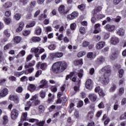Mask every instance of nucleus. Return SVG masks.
<instances>
[{
	"mask_svg": "<svg viewBox=\"0 0 126 126\" xmlns=\"http://www.w3.org/2000/svg\"><path fill=\"white\" fill-rule=\"evenodd\" d=\"M66 67H67V63L65 62H57L53 64L51 71H53L54 73H60L65 70Z\"/></svg>",
	"mask_w": 126,
	"mask_h": 126,
	"instance_id": "1",
	"label": "nucleus"
},
{
	"mask_svg": "<svg viewBox=\"0 0 126 126\" xmlns=\"http://www.w3.org/2000/svg\"><path fill=\"white\" fill-rule=\"evenodd\" d=\"M40 104H41V100H39L38 94H35L32 96L30 101L27 102L25 110L26 111H29L30 107L37 106V105H40Z\"/></svg>",
	"mask_w": 126,
	"mask_h": 126,
	"instance_id": "2",
	"label": "nucleus"
},
{
	"mask_svg": "<svg viewBox=\"0 0 126 126\" xmlns=\"http://www.w3.org/2000/svg\"><path fill=\"white\" fill-rule=\"evenodd\" d=\"M109 76L110 75L104 74V75L98 77V81L101 83L103 85H107L109 82H110V79L109 78Z\"/></svg>",
	"mask_w": 126,
	"mask_h": 126,
	"instance_id": "3",
	"label": "nucleus"
},
{
	"mask_svg": "<svg viewBox=\"0 0 126 126\" xmlns=\"http://www.w3.org/2000/svg\"><path fill=\"white\" fill-rule=\"evenodd\" d=\"M63 56V52H56L50 54V57L52 60L56 58L60 59V58H62Z\"/></svg>",
	"mask_w": 126,
	"mask_h": 126,
	"instance_id": "4",
	"label": "nucleus"
},
{
	"mask_svg": "<svg viewBox=\"0 0 126 126\" xmlns=\"http://www.w3.org/2000/svg\"><path fill=\"white\" fill-rule=\"evenodd\" d=\"M83 75V70L82 69H81L80 70V72L78 73V76L79 78L77 79L76 77H73L72 78V81H73V82H77L78 84H79V83L80 82V79L81 78V77H82Z\"/></svg>",
	"mask_w": 126,
	"mask_h": 126,
	"instance_id": "5",
	"label": "nucleus"
},
{
	"mask_svg": "<svg viewBox=\"0 0 126 126\" xmlns=\"http://www.w3.org/2000/svg\"><path fill=\"white\" fill-rule=\"evenodd\" d=\"M85 86L87 89L90 90L92 89V88H93V82L92 80L90 79H88L86 82Z\"/></svg>",
	"mask_w": 126,
	"mask_h": 126,
	"instance_id": "6",
	"label": "nucleus"
},
{
	"mask_svg": "<svg viewBox=\"0 0 126 126\" xmlns=\"http://www.w3.org/2000/svg\"><path fill=\"white\" fill-rule=\"evenodd\" d=\"M78 12L74 11L71 14L68 15L67 17L68 19H69L70 20H72L74 19V18H76V17H78Z\"/></svg>",
	"mask_w": 126,
	"mask_h": 126,
	"instance_id": "7",
	"label": "nucleus"
},
{
	"mask_svg": "<svg viewBox=\"0 0 126 126\" xmlns=\"http://www.w3.org/2000/svg\"><path fill=\"white\" fill-rule=\"evenodd\" d=\"M58 11L62 15H63L64 14H66V13H67V12L65 10V7L63 5H61L59 6Z\"/></svg>",
	"mask_w": 126,
	"mask_h": 126,
	"instance_id": "8",
	"label": "nucleus"
},
{
	"mask_svg": "<svg viewBox=\"0 0 126 126\" xmlns=\"http://www.w3.org/2000/svg\"><path fill=\"white\" fill-rule=\"evenodd\" d=\"M9 98L11 101H13L16 104H18V103H19V98L16 95H10Z\"/></svg>",
	"mask_w": 126,
	"mask_h": 126,
	"instance_id": "9",
	"label": "nucleus"
},
{
	"mask_svg": "<svg viewBox=\"0 0 126 126\" xmlns=\"http://www.w3.org/2000/svg\"><path fill=\"white\" fill-rule=\"evenodd\" d=\"M101 71L105 72V74L109 75V74L111 73V66L110 65L105 66L101 69Z\"/></svg>",
	"mask_w": 126,
	"mask_h": 126,
	"instance_id": "10",
	"label": "nucleus"
},
{
	"mask_svg": "<svg viewBox=\"0 0 126 126\" xmlns=\"http://www.w3.org/2000/svg\"><path fill=\"white\" fill-rule=\"evenodd\" d=\"M19 114L18 111L16 109H13L11 111V119L12 120H16Z\"/></svg>",
	"mask_w": 126,
	"mask_h": 126,
	"instance_id": "11",
	"label": "nucleus"
},
{
	"mask_svg": "<svg viewBox=\"0 0 126 126\" xmlns=\"http://www.w3.org/2000/svg\"><path fill=\"white\" fill-rule=\"evenodd\" d=\"M105 44L106 43L104 41H99L96 44L95 49H96V50H101V49L104 48Z\"/></svg>",
	"mask_w": 126,
	"mask_h": 126,
	"instance_id": "12",
	"label": "nucleus"
},
{
	"mask_svg": "<svg viewBox=\"0 0 126 126\" xmlns=\"http://www.w3.org/2000/svg\"><path fill=\"white\" fill-rule=\"evenodd\" d=\"M40 85L39 86V88H47L48 82L46 80H42L40 82Z\"/></svg>",
	"mask_w": 126,
	"mask_h": 126,
	"instance_id": "13",
	"label": "nucleus"
},
{
	"mask_svg": "<svg viewBox=\"0 0 126 126\" xmlns=\"http://www.w3.org/2000/svg\"><path fill=\"white\" fill-rule=\"evenodd\" d=\"M36 67H37V68H40L42 70H45V69L47 68V63H41L40 62H38L36 65Z\"/></svg>",
	"mask_w": 126,
	"mask_h": 126,
	"instance_id": "14",
	"label": "nucleus"
},
{
	"mask_svg": "<svg viewBox=\"0 0 126 126\" xmlns=\"http://www.w3.org/2000/svg\"><path fill=\"white\" fill-rule=\"evenodd\" d=\"M8 94V89L7 88H4L0 92V98L2 97H5Z\"/></svg>",
	"mask_w": 126,
	"mask_h": 126,
	"instance_id": "15",
	"label": "nucleus"
},
{
	"mask_svg": "<svg viewBox=\"0 0 126 126\" xmlns=\"http://www.w3.org/2000/svg\"><path fill=\"white\" fill-rule=\"evenodd\" d=\"M119 42L120 39L116 36H113L111 38L110 43L112 45H117V44L119 43Z\"/></svg>",
	"mask_w": 126,
	"mask_h": 126,
	"instance_id": "16",
	"label": "nucleus"
},
{
	"mask_svg": "<svg viewBox=\"0 0 126 126\" xmlns=\"http://www.w3.org/2000/svg\"><path fill=\"white\" fill-rule=\"evenodd\" d=\"M115 27L114 25L107 24L105 26V29L107 31H109V32H112L115 30Z\"/></svg>",
	"mask_w": 126,
	"mask_h": 126,
	"instance_id": "17",
	"label": "nucleus"
},
{
	"mask_svg": "<svg viewBox=\"0 0 126 126\" xmlns=\"http://www.w3.org/2000/svg\"><path fill=\"white\" fill-rule=\"evenodd\" d=\"M101 27V25L100 24H96L94 25V34H98L99 32H100V27Z\"/></svg>",
	"mask_w": 126,
	"mask_h": 126,
	"instance_id": "18",
	"label": "nucleus"
},
{
	"mask_svg": "<svg viewBox=\"0 0 126 126\" xmlns=\"http://www.w3.org/2000/svg\"><path fill=\"white\" fill-rule=\"evenodd\" d=\"M89 98L92 102H95L97 100V95L94 94H91L89 95Z\"/></svg>",
	"mask_w": 126,
	"mask_h": 126,
	"instance_id": "19",
	"label": "nucleus"
},
{
	"mask_svg": "<svg viewBox=\"0 0 126 126\" xmlns=\"http://www.w3.org/2000/svg\"><path fill=\"white\" fill-rule=\"evenodd\" d=\"M22 40V37H21L20 36H16L14 37V42L15 43V44H19V43L21 42Z\"/></svg>",
	"mask_w": 126,
	"mask_h": 126,
	"instance_id": "20",
	"label": "nucleus"
},
{
	"mask_svg": "<svg viewBox=\"0 0 126 126\" xmlns=\"http://www.w3.org/2000/svg\"><path fill=\"white\" fill-rule=\"evenodd\" d=\"M117 34L119 36L123 37L125 35V30L122 28H120L117 31Z\"/></svg>",
	"mask_w": 126,
	"mask_h": 126,
	"instance_id": "21",
	"label": "nucleus"
},
{
	"mask_svg": "<svg viewBox=\"0 0 126 126\" xmlns=\"http://www.w3.org/2000/svg\"><path fill=\"white\" fill-rule=\"evenodd\" d=\"M100 10H102V7L101 6L96 7L93 11L92 14H94V15H95V14H97V12H99Z\"/></svg>",
	"mask_w": 126,
	"mask_h": 126,
	"instance_id": "22",
	"label": "nucleus"
},
{
	"mask_svg": "<svg viewBox=\"0 0 126 126\" xmlns=\"http://www.w3.org/2000/svg\"><path fill=\"white\" fill-rule=\"evenodd\" d=\"M88 59H91V60H93L96 58V54L93 53V52H89L87 56Z\"/></svg>",
	"mask_w": 126,
	"mask_h": 126,
	"instance_id": "23",
	"label": "nucleus"
},
{
	"mask_svg": "<svg viewBox=\"0 0 126 126\" xmlns=\"http://www.w3.org/2000/svg\"><path fill=\"white\" fill-rule=\"evenodd\" d=\"M36 86H35L33 84H29L28 87V90L31 92H33V91H35L36 90Z\"/></svg>",
	"mask_w": 126,
	"mask_h": 126,
	"instance_id": "24",
	"label": "nucleus"
},
{
	"mask_svg": "<svg viewBox=\"0 0 126 126\" xmlns=\"http://www.w3.org/2000/svg\"><path fill=\"white\" fill-rule=\"evenodd\" d=\"M74 64L75 65H82L83 64V60L82 59L75 60L74 61Z\"/></svg>",
	"mask_w": 126,
	"mask_h": 126,
	"instance_id": "25",
	"label": "nucleus"
},
{
	"mask_svg": "<svg viewBox=\"0 0 126 126\" xmlns=\"http://www.w3.org/2000/svg\"><path fill=\"white\" fill-rule=\"evenodd\" d=\"M28 116V114L27 113V112L22 113L21 119V122H24V121H26Z\"/></svg>",
	"mask_w": 126,
	"mask_h": 126,
	"instance_id": "26",
	"label": "nucleus"
},
{
	"mask_svg": "<svg viewBox=\"0 0 126 126\" xmlns=\"http://www.w3.org/2000/svg\"><path fill=\"white\" fill-rule=\"evenodd\" d=\"M23 27H24V23L23 22H21L19 23V27L16 29L17 32H20L23 29Z\"/></svg>",
	"mask_w": 126,
	"mask_h": 126,
	"instance_id": "27",
	"label": "nucleus"
},
{
	"mask_svg": "<svg viewBox=\"0 0 126 126\" xmlns=\"http://www.w3.org/2000/svg\"><path fill=\"white\" fill-rule=\"evenodd\" d=\"M12 5V3L10 2H8L5 3L2 7V9H6V8H8L11 7Z\"/></svg>",
	"mask_w": 126,
	"mask_h": 126,
	"instance_id": "28",
	"label": "nucleus"
},
{
	"mask_svg": "<svg viewBox=\"0 0 126 126\" xmlns=\"http://www.w3.org/2000/svg\"><path fill=\"white\" fill-rule=\"evenodd\" d=\"M35 33L36 35H41V34L42 33V29L40 27H37L36 28L35 30Z\"/></svg>",
	"mask_w": 126,
	"mask_h": 126,
	"instance_id": "29",
	"label": "nucleus"
},
{
	"mask_svg": "<svg viewBox=\"0 0 126 126\" xmlns=\"http://www.w3.org/2000/svg\"><path fill=\"white\" fill-rule=\"evenodd\" d=\"M72 124H73V121L71 120V117H68L67 119L66 122V126H72Z\"/></svg>",
	"mask_w": 126,
	"mask_h": 126,
	"instance_id": "30",
	"label": "nucleus"
},
{
	"mask_svg": "<svg viewBox=\"0 0 126 126\" xmlns=\"http://www.w3.org/2000/svg\"><path fill=\"white\" fill-rule=\"evenodd\" d=\"M35 62L34 61H33L31 63H30L28 64H25V68L26 69H27V68H29V67H30V66H33L35 65Z\"/></svg>",
	"mask_w": 126,
	"mask_h": 126,
	"instance_id": "31",
	"label": "nucleus"
},
{
	"mask_svg": "<svg viewBox=\"0 0 126 126\" xmlns=\"http://www.w3.org/2000/svg\"><path fill=\"white\" fill-rule=\"evenodd\" d=\"M118 58V54L116 52H113L110 56V58L111 60H112V61H114V60H116Z\"/></svg>",
	"mask_w": 126,
	"mask_h": 126,
	"instance_id": "32",
	"label": "nucleus"
},
{
	"mask_svg": "<svg viewBox=\"0 0 126 126\" xmlns=\"http://www.w3.org/2000/svg\"><path fill=\"white\" fill-rule=\"evenodd\" d=\"M26 54V52H25V50H22L21 51L19 54L17 55V59H18L19 57H24L25 56V54Z\"/></svg>",
	"mask_w": 126,
	"mask_h": 126,
	"instance_id": "33",
	"label": "nucleus"
},
{
	"mask_svg": "<svg viewBox=\"0 0 126 126\" xmlns=\"http://www.w3.org/2000/svg\"><path fill=\"white\" fill-rule=\"evenodd\" d=\"M85 55H86V51H80L77 54V56L78 58H81Z\"/></svg>",
	"mask_w": 126,
	"mask_h": 126,
	"instance_id": "34",
	"label": "nucleus"
},
{
	"mask_svg": "<svg viewBox=\"0 0 126 126\" xmlns=\"http://www.w3.org/2000/svg\"><path fill=\"white\" fill-rule=\"evenodd\" d=\"M32 42H40L41 38L39 36H34L32 38Z\"/></svg>",
	"mask_w": 126,
	"mask_h": 126,
	"instance_id": "35",
	"label": "nucleus"
},
{
	"mask_svg": "<svg viewBox=\"0 0 126 126\" xmlns=\"http://www.w3.org/2000/svg\"><path fill=\"white\" fill-rule=\"evenodd\" d=\"M124 93H125V88L124 87L120 88L119 90V93H118L119 96H122V95H123V94H124Z\"/></svg>",
	"mask_w": 126,
	"mask_h": 126,
	"instance_id": "36",
	"label": "nucleus"
},
{
	"mask_svg": "<svg viewBox=\"0 0 126 126\" xmlns=\"http://www.w3.org/2000/svg\"><path fill=\"white\" fill-rule=\"evenodd\" d=\"M47 16H48V15L46 14H42L39 16V20L42 21V20H44L45 18H47Z\"/></svg>",
	"mask_w": 126,
	"mask_h": 126,
	"instance_id": "37",
	"label": "nucleus"
},
{
	"mask_svg": "<svg viewBox=\"0 0 126 126\" xmlns=\"http://www.w3.org/2000/svg\"><path fill=\"white\" fill-rule=\"evenodd\" d=\"M38 110L40 113H44L45 111V106L43 105H39L38 106Z\"/></svg>",
	"mask_w": 126,
	"mask_h": 126,
	"instance_id": "38",
	"label": "nucleus"
},
{
	"mask_svg": "<svg viewBox=\"0 0 126 126\" xmlns=\"http://www.w3.org/2000/svg\"><path fill=\"white\" fill-rule=\"evenodd\" d=\"M4 21L5 24H6L7 25H8V24H10V23H11V22H12L11 19L9 18H5L4 20Z\"/></svg>",
	"mask_w": 126,
	"mask_h": 126,
	"instance_id": "39",
	"label": "nucleus"
},
{
	"mask_svg": "<svg viewBox=\"0 0 126 126\" xmlns=\"http://www.w3.org/2000/svg\"><path fill=\"white\" fill-rule=\"evenodd\" d=\"M49 50H50L51 51H54V50H56V45L54 44H50L48 47Z\"/></svg>",
	"mask_w": 126,
	"mask_h": 126,
	"instance_id": "40",
	"label": "nucleus"
},
{
	"mask_svg": "<svg viewBox=\"0 0 126 126\" xmlns=\"http://www.w3.org/2000/svg\"><path fill=\"white\" fill-rule=\"evenodd\" d=\"M8 122V117L7 116H4L3 117V125H5L7 124Z\"/></svg>",
	"mask_w": 126,
	"mask_h": 126,
	"instance_id": "41",
	"label": "nucleus"
},
{
	"mask_svg": "<svg viewBox=\"0 0 126 126\" xmlns=\"http://www.w3.org/2000/svg\"><path fill=\"white\" fill-rule=\"evenodd\" d=\"M14 17L16 20H17L18 21L19 20H20V18H21V15L19 13H16L14 16Z\"/></svg>",
	"mask_w": 126,
	"mask_h": 126,
	"instance_id": "42",
	"label": "nucleus"
},
{
	"mask_svg": "<svg viewBox=\"0 0 126 126\" xmlns=\"http://www.w3.org/2000/svg\"><path fill=\"white\" fill-rule=\"evenodd\" d=\"M31 53H35V54H37L38 52H39V49L38 48L33 47L31 50Z\"/></svg>",
	"mask_w": 126,
	"mask_h": 126,
	"instance_id": "43",
	"label": "nucleus"
},
{
	"mask_svg": "<svg viewBox=\"0 0 126 126\" xmlns=\"http://www.w3.org/2000/svg\"><path fill=\"white\" fill-rule=\"evenodd\" d=\"M79 31L81 34H83V35H84V34H85V33L86 32L85 31V28L83 27H80Z\"/></svg>",
	"mask_w": 126,
	"mask_h": 126,
	"instance_id": "44",
	"label": "nucleus"
},
{
	"mask_svg": "<svg viewBox=\"0 0 126 126\" xmlns=\"http://www.w3.org/2000/svg\"><path fill=\"white\" fill-rule=\"evenodd\" d=\"M10 48H11V44L8 43L4 46L3 49L4 51H7V50H8Z\"/></svg>",
	"mask_w": 126,
	"mask_h": 126,
	"instance_id": "45",
	"label": "nucleus"
},
{
	"mask_svg": "<svg viewBox=\"0 0 126 126\" xmlns=\"http://www.w3.org/2000/svg\"><path fill=\"white\" fill-rule=\"evenodd\" d=\"M40 97L42 98V99H44V98L46 97V93L43 91H41L40 93Z\"/></svg>",
	"mask_w": 126,
	"mask_h": 126,
	"instance_id": "46",
	"label": "nucleus"
},
{
	"mask_svg": "<svg viewBox=\"0 0 126 126\" xmlns=\"http://www.w3.org/2000/svg\"><path fill=\"white\" fill-rule=\"evenodd\" d=\"M126 81V79L125 78H122L121 79H120L118 82L119 85H123V84H125V81Z\"/></svg>",
	"mask_w": 126,
	"mask_h": 126,
	"instance_id": "47",
	"label": "nucleus"
},
{
	"mask_svg": "<svg viewBox=\"0 0 126 126\" xmlns=\"http://www.w3.org/2000/svg\"><path fill=\"white\" fill-rule=\"evenodd\" d=\"M27 121L28 122H29V123H34V122H38L39 120L36 119L32 118V119H27Z\"/></svg>",
	"mask_w": 126,
	"mask_h": 126,
	"instance_id": "48",
	"label": "nucleus"
},
{
	"mask_svg": "<svg viewBox=\"0 0 126 126\" xmlns=\"http://www.w3.org/2000/svg\"><path fill=\"white\" fill-rule=\"evenodd\" d=\"M27 80H28V77H26V76H24L20 78V81L22 82L27 81Z\"/></svg>",
	"mask_w": 126,
	"mask_h": 126,
	"instance_id": "49",
	"label": "nucleus"
},
{
	"mask_svg": "<svg viewBox=\"0 0 126 126\" xmlns=\"http://www.w3.org/2000/svg\"><path fill=\"white\" fill-rule=\"evenodd\" d=\"M31 33L30 31H24L23 32V35L24 36H28Z\"/></svg>",
	"mask_w": 126,
	"mask_h": 126,
	"instance_id": "50",
	"label": "nucleus"
},
{
	"mask_svg": "<svg viewBox=\"0 0 126 126\" xmlns=\"http://www.w3.org/2000/svg\"><path fill=\"white\" fill-rule=\"evenodd\" d=\"M36 24V22L35 21L32 22L29 25H27L26 27L27 28H30V27H33Z\"/></svg>",
	"mask_w": 126,
	"mask_h": 126,
	"instance_id": "51",
	"label": "nucleus"
},
{
	"mask_svg": "<svg viewBox=\"0 0 126 126\" xmlns=\"http://www.w3.org/2000/svg\"><path fill=\"white\" fill-rule=\"evenodd\" d=\"M116 88H117V86H116V85L113 84L112 86L111 87L110 89V92H114V91L116 90Z\"/></svg>",
	"mask_w": 126,
	"mask_h": 126,
	"instance_id": "52",
	"label": "nucleus"
},
{
	"mask_svg": "<svg viewBox=\"0 0 126 126\" xmlns=\"http://www.w3.org/2000/svg\"><path fill=\"white\" fill-rule=\"evenodd\" d=\"M16 91L18 93H21L23 91V88L22 87H19L16 89Z\"/></svg>",
	"mask_w": 126,
	"mask_h": 126,
	"instance_id": "53",
	"label": "nucleus"
},
{
	"mask_svg": "<svg viewBox=\"0 0 126 126\" xmlns=\"http://www.w3.org/2000/svg\"><path fill=\"white\" fill-rule=\"evenodd\" d=\"M83 106V101L82 100H80L79 101L78 104H77V108H81Z\"/></svg>",
	"mask_w": 126,
	"mask_h": 126,
	"instance_id": "54",
	"label": "nucleus"
},
{
	"mask_svg": "<svg viewBox=\"0 0 126 126\" xmlns=\"http://www.w3.org/2000/svg\"><path fill=\"white\" fill-rule=\"evenodd\" d=\"M8 30H5L4 31V34L5 35V36H6V37H7L8 38H9V37H10V33L8 32Z\"/></svg>",
	"mask_w": 126,
	"mask_h": 126,
	"instance_id": "55",
	"label": "nucleus"
},
{
	"mask_svg": "<svg viewBox=\"0 0 126 126\" xmlns=\"http://www.w3.org/2000/svg\"><path fill=\"white\" fill-rule=\"evenodd\" d=\"M45 31L46 32H51L52 31L53 29H52V27L50 26H48L45 28Z\"/></svg>",
	"mask_w": 126,
	"mask_h": 126,
	"instance_id": "56",
	"label": "nucleus"
},
{
	"mask_svg": "<svg viewBox=\"0 0 126 126\" xmlns=\"http://www.w3.org/2000/svg\"><path fill=\"white\" fill-rule=\"evenodd\" d=\"M45 124V120H43L42 121H40L37 123V126H44Z\"/></svg>",
	"mask_w": 126,
	"mask_h": 126,
	"instance_id": "57",
	"label": "nucleus"
},
{
	"mask_svg": "<svg viewBox=\"0 0 126 126\" xmlns=\"http://www.w3.org/2000/svg\"><path fill=\"white\" fill-rule=\"evenodd\" d=\"M78 8L79 9H80V10H83V9L85 8V5H84V4H82L78 6Z\"/></svg>",
	"mask_w": 126,
	"mask_h": 126,
	"instance_id": "58",
	"label": "nucleus"
},
{
	"mask_svg": "<svg viewBox=\"0 0 126 126\" xmlns=\"http://www.w3.org/2000/svg\"><path fill=\"white\" fill-rule=\"evenodd\" d=\"M119 77L120 78H122L123 77V75H124V70L123 69H120L119 71Z\"/></svg>",
	"mask_w": 126,
	"mask_h": 126,
	"instance_id": "59",
	"label": "nucleus"
},
{
	"mask_svg": "<svg viewBox=\"0 0 126 126\" xmlns=\"http://www.w3.org/2000/svg\"><path fill=\"white\" fill-rule=\"evenodd\" d=\"M70 28L71 30H75V28H76V24L73 23L70 25Z\"/></svg>",
	"mask_w": 126,
	"mask_h": 126,
	"instance_id": "60",
	"label": "nucleus"
},
{
	"mask_svg": "<svg viewBox=\"0 0 126 126\" xmlns=\"http://www.w3.org/2000/svg\"><path fill=\"white\" fill-rule=\"evenodd\" d=\"M98 94L99 96H102V97H104V96H105V93H104V92H103V90L102 89L99 91Z\"/></svg>",
	"mask_w": 126,
	"mask_h": 126,
	"instance_id": "61",
	"label": "nucleus"
},
{
	"mask_svg": "<svg viewBox=\"0 0 126 126\" xmlns=\"http://www.w3.org/2000/svg\"><path fill=\"white\" fill-rule=\"evenodd\" d=\"M89 45V42L88 41H84L82 46L84 48H86Z\"/></svg>",
	"mask_w": 126,
	"mask_h": 126,
	"instance_id": "62",
	"label": "nucleus"
},
{
	"mask_svg": "<svg viewBox=\"0 0 126 126\" xmlns=\"http://www.w3.org/2000/svg\"><path fill=\"white\" fill-rule=\"evenodd\" d=\"M9 80L10 81H16V78L13 76H11L9 77Z\"/></svg>",
	"mask_w": 126,
	"mask_h": 126,
	"instance_id": "63",
	"label": "nucleus"
},
{
	"mask_svg": "<svg viewBox=\"0 0 126 126\" xmlns=\"http://www.w3.org/2000/svg\"><path fill=\"white\" fill-rule=\"evenodd\" d=\"M31 7H35V5H36V1L33 0L32 1L30 4Z\"/></svg>",
	"mask_w": 126,
	"mask_h": 126,
	"instance_id": "64",
	"label": "nucleus"
}]
</instances>
